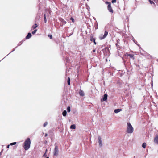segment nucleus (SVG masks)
<instances>
[{"mask_svg":"<svg viewBox=\"0 0 158 158\" xmlns=\"http://www.w3.org/2000/svg\"><path fill=\"white\" fill-rule=\"evenodd\" d=\"M37 26H38V25L37 24L35 23L34 26H33L32 27V28L33 29H35L37 27Z\"/></svg>","mask_w":158,"mask_h":158,"instance_id":"15","label":"nucleus"},{"mask_svg":"<svg viewBox=\"0 0 158 158\" xmlns=\"http://www.w3.org/2000/svg\"><path fill=\"white\" fill-rule=\"evenodd\" d=\"M93 51L94 52H95V50H94Z\"/></svg>","mask_w":158,"mask_h":158,"instance_id":"32","label":"nucleus"},{"mask_svg":"<svg viewBox=\"0 0 158 158\" xmlns=\"http://www.w3.org/2000/svg\"><path fill=\"white\" fill-rule=\"evenodd\" d=\"M108 10L111 13H113V10L112 9L110 4L108 5Z\"/></svg>","mask_w":158,"mask_h":158,"instance_id":"5","label":"nucleus"},{"mask_svg":"<svg viewBox=\"0 0 158 158\" xmlns=\"http://www.w3.org/2000/svg\"><path fill=\"white\" fill-rule=\"evenodd\" d=\"M68 84L69 85H70V78L69 77H68Z\"/></svg>","mask_w":158,"mask_h":158,"instance_id":"17","label":"nucleus"},{"mask_svg":"<svg viewBox=\"0 0 158 158\" xmlns=\"http://www.w3.org/2000/svg\"><path fill=\"white\" fill-rule=\"evenodd\" d=\"M94 42L95 43V44H96V43H95V40H94Z\"/></svg>","mask_w":158,"mask_h":158,"instance_id":"31","label":"nucleus"},{"mask_svg":"<svg viewBox=\"0 0 158 158\" xmlns=\"http://www.w3.org/2000/svg\"><path fill=\"white\" fill-rule=\"evenodd\" d=\"M146 146V143H143L142 145V147L143 148H145Z\"/></svg>","mask_w":158,"mask_h":158,"instance_id":"14","label":"nucleus"},{"mask_svg":"<svg viewBox=\"0 0 158 158\" xmlns=\"http://www.w3.org/2000/svg\"><path fill=\"white\" fill-rule=\"evenodd\" d=\"M48 36L50 39H52V35H48Z\"/></svg>","mask_w":158,"mask_h":158,"instance_id":"25","label":"nucleus"},{"mask_svg":"<svg viewBox=\"0 0 158 158\" xmlns=\"http://www.w3.org/2000/svg\"><path fill=\"white\" fill-rule=\"evenodd\" d=\"M105 3H106V4H108V5H109V4H110V2H105Z\"/></svg>","mask_w":158,"mask_h":158,"instance_id":"26","label":"nucleus"},{"mask_svg":"<svg viewBox=\"0 0 158 158\" xmlns=\"http://www.w3.org/2000/svg\"><path fill=\"white\" fill-rule=\"evenodd\" d=\"M47 134H45V136H47Z\"/></svg>","mask_w":158,"mask_h":158,"instance_id":"30","label":"nucleus"},{"mask_svg":"<svg viewBox=\"0 0 158 158\" xmlns=\"http://www.w3.org/2000/svg\"><path fill=\"white\" fill-rule=\"evenodd\" d=\"M48 124V123L47 122H45L44 124V127H45Z\"/></svg>","mask_w":158,"mask_h":158,"instance_id":"22","label":"nucleus"},{"mask_svg":"<svg viewBox=\"0 0 158 158\" xmlns=\"http://www.w3.org/2000/svg\"><path fill=\"white\" fill-rule=\"evenodd\" d=\"M149 1L150 2L151 4H152V3L154 4V2L153 1H152L150 0H149Z\"/></svg>","mask_w":158,"mask_h":158,"instance_id":"23","label":"nucleus"},{"mask_svg":"<svg viewBox=\"0 0 158 158\" xmlns=\"http://www.w3.org/2000/svg\"><path fill=\"white\" fill-rule=\"evenodd\" d=\"M44 22L45 23H46L47 22V19H46L45 15H44Z\"/></svg>","mask_w":158,"mask_h":158,"instance_id":"20","label":"nucleus"},{"mask_svg":"<svg viewBox=\"0 0 158 158\" xmlns=\"http://www.w3.org/2000/svg\"><path fill=\"white\" fill-rule=\"evenodd\" d=\"M121 111L122 109H116L114 110V112L116 113H117Z\"/></svg>","mask_w":158,"mask_h":158,"instance_id":"8","label":"nucleus"},{"mask_svg":"<svg viewBox=\"0 0 158 158\" xmlns=\"http://www.w3.org/2000/svg\"><path fill=\"white\" fill-rule=\"evenodd\" d=\"M67 110L68 112H69L70 111V107L69 106L67 108Z\"/></svg>","mask_w":158,"mask_h":158,"instance_id":"19","label":"nucleus"},{"mask_svg":"<svg viewBox=\"0 0 158 158\" xmlns=\"http://www.w3.org/2000/svg\"><path fill=\"white\" fill-rule=\"evenodd\" d=\"M10 145H8L7 146V148H9Z\"/></svg>","mask_w":158,"mask_h":158,"instance_id":"28","label":"nucleus"},{"mask_svg":"<svg viewBox=\"0 0 158 158\" xmlns=\"http://www.w3.org/2000/svg\"><path fill=\"white\" fill-rule=\"evenodd\" d=\"M79 94L80 96H83L84 95V93L82 90H80L79 91Z\"/></svg>","mask_w":158,"mask_h":158,"instance_id":"9","label":"nucleus"},{"mask_svg":"<svg viewBox=\"0 0 158 158\" xmlns=\"http://www.w3.org/2000/svg\"><path fill=\"white\" fill-rule=\"evenodd\" d=\"M128 56L130 57V58H131L132 59H134V55H131V54H129V55H128Z\"/></svg>","mask_w":158,"mask_h":158,"instance_id":"16","label":"nucleus"},{"mask_svg":"<svg viewBox=\"0 0 158 158\" xmlns=\"http://www.w3.org/2000/svg\"><path fill=\"white\" fill-rule=\"evenodd\" d=\"M116 0H112V3H114L116 2Z\"/></svg>","mask_w":158,"mask_h":158,"instance_id":"24","label":"nucleus"},{"mask_svg":"<svg viewBox=\"0 0 158 158\" xmlns=\"http://www.w3.org/2000/svg\"><path fill=\"white\" fill-rule=\"evenodd\" d=\"M16 144V142H13V143H10V145L11 146H12V145H15Z\"/></svg>","mask_w":158,"mask_h":158,"instance_id":"18","label":"nucleus"},{"mask_svg":"<svg viewBox=\"0 0 158 158\" xmlns=\"http://www.w3.org/2000/svg\"><path fill=\"white\" fill-rule=\"evenodd\" d=\"M31 33H29L27 35V36L26 37V38L27 39H28L29 38H31Z\"/></svg>","mask_w":158,"mask_h":158,"instance_id":"11","label":"nucleus"},{"mask_svg":"<svg viewBox=\"0 0 158 158\" xmlns=\"http://www.w3.org/2000/svg\"><path fill=\"white\" fill-rule=\"evenodd\" d=\"M108 34V33L106 31H105L104 35L103 36H102V35H101L100 36L99 38L100 40H102L104 39L107 35Z\"/></svg>","mask_w":158,"mask_h":158,"instance_id":"3","label":"nucleus"},{"mask_svg":"<svg viewBox=\"0 0 158 158\" xmlns=\"http://www.w3.org/2000/svg\"><path fill=\"white\" fill-rule=\"evenodd\" d=\"M70 128L71 129H75L76 128V126L75 125H72L70 126Z\"/></svg>","mask_w":158,"mask_h":158,"instance_id":"12","label":"nucleus"},{"mask_svg":"<svg viewBox=\"0 0 158 158\" xmlns=\"http://www.w3.org/2000/svg\"><path fill=\"white\" fill-rule=\"evenodd\" d=\"M44 156H46V153H45L43 155Z\"/></svg>","mask_w":158,"mask_h":158,"instance_id":"29","label":"nucleus"},{"mask_svg":"<svg viewBox=\"0 0 158 158\" xmlns=\"http://www.w3.org/2000/svg\"><path fill=\"white\" fill-rule=\"evenodd\" d=\"M134 131V128L130 123H127V132L129 134L132 133Z\"/></svg>","mask_w":158,"mask_h":158,"instance_id":"2","label":"nucleus"},{"mask_svg":"<svg viewBox=\"0 0 158 158\" xmlns=\"http://www.w3.org/2000/svg\"><path fill=\"white\" fill-rule=\"evenodd\" d=\"M58 153V149L57 146L55 147L54 151V155L55 156H57Z\"/></svg>","mask_w":158,"mask_h":158,"instance_id":"4","label":"nucleus"},{"mask_svg":"<svg viewBox=\"0 0 158 158\" xmlns=\"http://www.w3.org/2000/svg\"><path fill=\"white\" fill-rule=\"evenodd\" d=\"M107 95L106 94H105L104 95L103 98V101H106L107 99Z\"/></svg>","mask_w":158,"mask_h":158,"instance_id":"10","label":"nucleus"},{"mask_svg":"<svg viewBox=\"0 0 158 158\" xmlns=\"http://www.w3.org/2000/svg\"><path fill=\"white\" fill-rule=\"evenodd\" d=\"M66 114H67L66 111V110H64L63 111V112L62 113V115L64 116L65 117V116H66Z\"/></svg>","mask_w":158,"mask_h":158,"instance_id":"13","label":"nucleus"},{"mask_svg":"<svg viewBox=\"0 0 158 158\" xmlns=\"http://www.w3.org/2000/svg\"><path fill=\"white\" fill-rule=\"evenodd\" d=\"M31 143V140L29 138H28L24 141L23 147L25 150H27L30 147Z\"/></svg>","mask_w":158,"mask_h":158,"instance_id":"1","label":"nucleus"},{"mask_svg":"<svg viewBox=\"0 0 158 158\" xmlns=\"http://www.w3.org/2000/svg\"><path fill=\"white\" fill-rule=\"evenodd\" d=\"M37 31V30L36 29L34 31H33L32 32V34H34Z\"/></svg>","mask_w":158,"mask_h":158,"instance_id":"21","label":"nucleus"},{"mask_svg":"<svg viewBox=\"0 0 158 158\" xmlns=\"http://www.w3.org/2000/svg\"><path fill=\"white\" fill-rule=\"evenodd\" d=\"M154 142L155 143L158 144V135H157L155 137L154 139Z\"/></svg>","mask_w":158,"mask_h":158,"instance_id":"7","label":"nucleus"},{"mask_svg":"<svg viewBox=\"0 0 158 158\" xmlns=\"http://www.w3.org/2000/svg\"><path fill=\"white\" fill-rule=\"evenodd\" d=\"M70 19L72 21V22H74V19L73 18H70Z\"/></svg>","mask_w":158,"mask_h":158,"instance_id":"27","label":"nucleus"},{"mask_svg":"<svg viewBox=\"0 0 158 158\" xmlns=\"http://www.w3.org/2000/svg\"><path fill=\"white\" fill-rule=\"evenodd\" d=\"M46 158H49V157H47Z\"/></svg>","mask_w":158,"mask_h":158,"instance_id":"33","label":"nucleus"},{"mask_svg":"<svg viewBox=\"0 0 158 158\" xmlns=\"http://www.w3.org/2000/svg\"><path fill=\"white\" fill-rule=\"evenodd\" d=\"M98 142L99 143V144L100 146H102V138L100 136L98 137Z\"/></svg>","mask_w":158,"mask_h":158,"instance_id":"6","label":"nucleus"}]
</instances>
